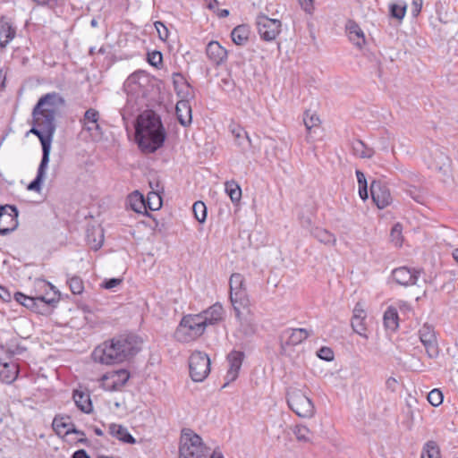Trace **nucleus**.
Masks as SVG:
<instances>
[{
	"label": "nucleus",
	"mask_w": 458,
	"mask_h": 458,
	"mask_svg": "<svg viewBox=\"0 0 458 458\" xmlns=\"http://www.w3.org/2000/svg\"><path fill=\"white\" fill-rule=\"evenodd\" d=\"M353 154L360 158H370L375 151L367 147L362 140H356L352 144Z\"/></svg>",
	"instance_id": "nucleus-34"
},
{
	"label": "nucleus",
	"mask_w": 458,
	"mask_h": 458,
	"mask_svg": "<svg viewBox=\"0 0 458 458\" xmlns=\"http://www.w3.org/2000/svg\"><path fill=\"white\" fill-rule=\"evenodd\" d=\"M173 83L176 94L181 98H188L191 96V86L181 73L173 74Z\"/></svg>",
	"instance_id": "nucleus-29"
},
{
	"label": "nucleus",
	"mask_w": 458,
	"mask_h": 458,
	"mask_svg": "<svg viewBox=\"0 0 458 458\" xmlns=\"http://www.w3.org/2000/svg\"><path fill=\"white\" fill-rule=\"evenodd\" d=\"M225 192L230 197L233 203H238L242 198V190L235 181L226 182Z\"/></svg>",
	"instance_id": "nucleus-36"
},
{
	"label": "nucleus",
	"mask_w": 458,
	"mask_h": 458,
	"mask_svg": "<svg viewBox=\"0 0 458 458\" xmlns=\"http://www.w3.org/2000/svg\"><path fill=\"white\" fill-rule=\"evenodd\" d=\"M419 337L424 345L427 355L430 359L437 358L439 353V348L435 330L432 326L424 324L419 330Z\"/></svg>",
	"instance_id": "nucleus-12"
},
{
	"label": "nucleus",
	"mask_w": 458,
	"mask_h": 458,
	"mask_svg": "<svg viewBox=\"0 0 458 458\" xmlns=\"http://www.w3.org/2000/svg\"><path fill=\"white\" fill-rule=\"evenodd\" d=\"M384 325L387 329L394 331L397 329L398 324V312L394 307H388L384 313Z\"/></svg>",
	"instance_id": "nucleus-33"
},
{
	"label": "nucleus",
	"mask_w": 458,
	"mask_h": 458,
	"mask_svg": "<svg viewBox=\"0 0 458 458\" xmlns=\"http://www.w3.org/2000/svg\"><path fill=\"white\" fill-rule=\"evenodd\" d=\"M192 211L194 213L195 218L199 222H205L207 218V208L204 202L196 201L192 206Z\"/></svg>",
	"instance_id": "nucleus-42"
},
{
	"label": "nucleus",
	"mask_w": 458,
	"mask_h": 458,
	"mask_svg": "<svg viewBox=\"0 0 458 458\" xmlns=\"http://www.w3.org/2000/svg\"><path fill=\"white\" fill-rule=\"evenodd\" d=\"M243 358L244 353L239 351H233L227 355L229 369L225 376V379L227 380V382L224 385V387L226 386V385H228L230 382L234 381L238 377Z\"/></svg>",
	"instance_id": "nucleus-18"
},
{
	"label": "nucleus",
	"mask_w": 458,
	"mask_h": 458,
	"mask_svg": "<svg viewBox=\"0 0 458 458\" xmlns=\"http://www.w3.org/2000/svg\"><path fill=\"white\" fill-rule=\"evenodd\" d=\"M131 208L137 213L146 211V199L138 191L131 193L129 197Z\"/></svg>",
	"instance_id": "nucleus-35"
},
{
	"label": "nucleus",
	"mask_w": 458,
	"mask_h": 458,
	"mask_svg": "<svg viewBox=\"0 0 458 458\" xmlns=\"http://www.w3.org/2000/svg\"><path fill=\"white\" fill-rule=\"evenodd\" d=\"M420 458H441L440 449L436 442L428 441L425 444Z\"/></svg>",
	"instance_id": "nucleus-37"
},
{
	"label": "nucleus",
	"mask_w": 458,
	"mask_h": 458,
	"mask_svg": "<svg viewBox=\"0 0 458 458\" xmlns=\"http://www.w3.org/2000/svg\"><path fill=\"white\" fill-rule=\"evenodd\" d=\"M404 191L416 202L420 204L425 203L426 197L417 187L413 185H407Z\"/></svg>",
	"instance_id": "nucleus-44"
},
{
	"label": "nucleus",
	"mask_w": 458,
	"mask_h": 458,
	"mask_svg": "<svg viewBox=\"0 0 458 458\" xmlns=\"http://www.w3.org/2000/svg\"><path fill=\"white\" fill-rule=\"evenodd\" d=\"M99 112L94 108L88 109L81 122L83 129L89 131L94 140H98L103 135V131L98 123Z\"/></svg>",
	"instance_id": "nucleus-15"
},
{
	"label": "nucleus",
	"mask_w": 458,
	"mask_h": 458,
	"mask_svg": "<svg viewBox=\"0 0 458 458\" xmlns=\"http://www.w3.org/2000/svg\"><path fill=\"white\" fill-rule=\"evenodd\" d=\"M148 79L143 72H136L131 74L124 81L123 88L128 94L138 95L141 92L144 86L143 81Z\"/></svg>",
	"instance_id": "nucleus-21"
},
{
	"label": "nucleus",
	"mask_w": 458,
	"mask_h": 458,
	"mask_svg": "<svg viewBox=\"0 0 458 458\" xmlns=\"http://www.w3.org/2000/svg\"><path fill=\"white\" fill-rule=\"evenodd\" d=\"M70 418L55 417L52 426L54 430L58 436H65V430L71 427L72 423L69 422Z\"/></svg>",
	"instance_id": "nucleus-39"
},
{
	"label": "nucleus",
	"mask_w": 458,
	"mask_h": 458,
	"mask_svg": "<svg viewBox=\"0 0 458 458\" xmlns=\"http://www.w3.org/2000/svg\"><path fill=\"white\" fill-rule=\"evenodd\" d=\"M423 0H412L411 13L414 17L418 16L422 8Z\"/></svg>",
	"instance_id": "nucleus-54"
},
{
	"label": "nucleus",
	"mask_w": 458,
	"mask_h": 458,
	"mask_svg": "<svg viewBox=\"0 0 458 458\" xmlns=\"http://www.w3.org/2000/svg\"><path fill=\"white\" fill-rule=\"evenodd\" d=\"M0 299L4 301H11V294L10 293L4 289V287L0 286Z\"/></svg>",
	"instance_id": "nucleus-59"
},
{
	"label": "nucleus",
	"mask_w": 458,
	"mask_h": 458,
	"mask_svg": "<svg viewBox=\"0 0 458 458\" xmlns=\"http://www.w3.org/2000/svg\"><path fill=\"white\" fill-rule=\"evenodd\" d=\"M123 282L121 278H110L103 282L101 286L105 289H113Z\"/></svg>",
	"instance_id": "nucleus-52"
},
{
	"label": "nucleus",
	"mask_w": 458,
	"mask_h": 458,
	"mask_svg": "<svg viewBox=\"0 0 458 458\" xmlns=\"http://www.w3.org/2000/svg\"><path fill=\"white\" fill-rule=\"evenodd\" d=\"M175 113L178 122L184 127L189 126L192 122L191 106L188 98H182L177 102Z\"/></svg>",
	"instance_id": "nucleus-24"
},
{
	"label": "nucleus",
	"mask_w": 458,
	"mask_h": 458,
	"mask_svg": "<svg viewBox=\"0 0 458 458\" xmlns=\"http://www.w3.org/2000/svg\"><path fill=\"white\" fill-rule=\"evenodd\" d=\"M163 56L161 52L153 51L148 54V62L154 67H158L162 64Z\"/></svg>",
	"instance_id": "nucleus-48"
},
{
	"label": "nucleus",
	"mask_w": 458,
	"mask_h": 458,
	"mask_svg": "<svg viewBox=\"0 0 458 458\" xmlns=\"http://www.w3.org/2000/svg\"><path fill=\"white\" fill-rule=\"evenodd\" d=\"M161 119L154 113L141 114L135 128V138L140 150L146 154L160 148L165 140Z\"/></svg>",
	"instance_id": "nucleus-3"
},
{
	"label": "nucleus",
	"mask_w": 458,
	"mask_h": 458,
	"mask_svg": "<svg viewBox=\"0 0 458 458\" xmlns=\"http://www.w3.org/2000/svg\"><path fill=\"white\" fill-rule=\"evenodd\" d=\"M310 336V332L305 328H287L280 335L281 347L295 346L301 344Z\"/></svg>",
	"instance_id": "nucleus-16"
},
{
	"label": "nucleus",
	"mask_w": 458,
	"mask_h": 458,
	"mask_svg": "<svg viewBox=\"0 0 458 458\" xmlns=\"http://www.w3.org/2000/svg\"><path fill=\"white\" fill-rule=\"evenodd\" d=\"M206 54L216 65L221 64L227 58V51L217 41H211L207 45Z\"/></svg>",
	"instance_id": "nucleus-22"
},
{
	"label": "nucleus",
	"mask_w": 458,
	"mask_h": 458,
	"mask_svg": "<svg viewBox=\"0 0 458 458\" xmlns=\"http://www.w3.org/2000/svg\"><path fill=\"white\" fill-rule=\"evenodd\" d=\"M293 434L300 442H311L312 432L305 425H296L293 428Z\"/></svg>",
	"instance_id": "nucleus-38"
},
{
	"label": "nucleus",
	"mask_w": 458,
	"mask_h": 458,
	"mask_svg": "<svg viewBox=\"0 0 458 458\" xmlns=\"http://www.w3.org/2000/svg\"><path fill=\"white\" fill-rule=\"evenodd\" d=\"M162 207V198L161 196L154 191H151L148 194L146 199V210H158Z\"/></svg>",
	"instance_id": "nucleus-41"
},
{
	"label": "nucleus",
	"mask_w": 458,
	"mask_h": 458,
	"mask_svg": "<svg viewBox=\"0 0 458 458\" xmlns=\"http://www.w3.org/2000/svg\"><path fill=\"white\" fill-rule=\"evenodd\" d=\"M359 194L363 200H366L369 197L368 185L359 186Z\"/></svg>",
	"instance_id": "nucleus-60"
},
{
	"label": "nucleus",
	"mask_w": 458,
	"mask_h": 458,
	"mask_svg": "<svg viewBox=\"0 0 458 458\" xmlns=\"http://www.w3.org/2000/svg\"><path fill=\"white\" fill-rule=\"evenodd\" d=\"M403 226L400 224H395L391 230L392 240L398 243L401 240Z\"/></svg>",
	"instance_id": "nucleus-51"
},
{
	"label": "nucleus",
	"mask_w": 458,
	"mask_h": 458,
	"mask_svg": "<svg viewBox=\"0 0 458 458\" xmlns=\"http://www.w3.org/2000/svg\"><path fill=\"white\" fill-rule=\"evenodd\" d=\"M19 366L13 355L6 351L0 352V380L4 383H13L18 377Z\"/></svg>",
	"instance_id": "nucleus-11"
},
{
	"label": "nucleus",
	"mask_w": 458,
	"mask_h": 458,
	"mask_svg": "<svg viewBox=\"0 0 458 458\" xmlns=\"http://www.w3.org/2000/svg\"><path fill=\"white\" fill-rule=\"evenodd\" d=\"M14 299L20 304L26 306V301L29 299V297L21 293H16L14 294Z\"/></svg>",
	"instance_id": "nucleus-56"
},
{
	"label": "nucleus",
	"mask_w": 458,
	"mask_h": 458,
	"mask_svg": "<svg viewBox=\"0 0 458 458\" xmlns=\"http://www.w3.org/2000/svg\"><path fill=\"white\" fill-rule=\"evenodd\" d=\"M140 349V341L135 335H122L110 344L98 346L92 352L95 361L102 364L120 363L136 354Z\"/></svg>",
	"instance_id": "nucleus-2"
},
{
	"label": "nucleus",
	"mask_w": 458,
	"mask_h": 458,
	"mask_svg": "<svg viewBox=\"0 0 458 458\" xmlns=\"http://www.w3.org/2000/svg\"><path fill=\"white\" fill-rule=\"evenodd\" d=\"M346 30L349 35L350 40L359 48H361L365 44V36L360 26L352 20L346 23Z\"/></svg>",
	"instance_id": "nucleus-26"
},
{
	"label": "nucleus",
	"mask_w": 458,
	"mask_h": 458,
	"mask_svg": "<svg viewBox=\"0 0 458 458\" xmlns=\"http://www.w3.org/2000/svg\"><path fill=\"white\" fill-rule=\"evenodd\" d=\"M428 401L433 406H438L443 402V394L438 389H433L428 394Z\"/></svg>",
	"instance_id": "nucleus-45"
},
{
	"label": "nucleus",
	"mask_w": 458,
	"mask_h": 458,
	"mask_svg": "<svg viewBox=\"0 0 458 458\" xmlns=\"http://www.w3.org/2000/svg\"><path fill=\"white\" fill-rule=\"evenodd\" d=\"M130 373L126 369H119L102 377L103 381H109L106 388L111 391L120 390L129 380Z\"/></svg>",
	"instance_id": "nucleus-20"
},
{
	"label": "nucleus",
	"mask_w": 458,
	"mask_h": 458,
	"mask_svg": "<svg viewBox=\"0 0 458 458\" xmlns=\"http://www.w3.org/2000/svg\"><path fill=\"white\" fill-rule=\"evenodd\" d=\"M420 275V270L409 268L407 267H400L393 270L392 276L394 280L400 285H413Z\"/></svg>",
	"instance_id": "nucleus-17"
},
{
	"label": "nucleus",
	"mask_w": 458,
	"mask_h": 458,
	"mask_svg": "<svg viewBox=\"0 0 458 458\" xmlns=\"http://www.w3.org/2000/svg\"><path fill=\"white\" fill-rule=\"evenodd\" d=\"M365 318H359V315H356V317H352V327L355 333L358 335L367 337L365 332L367 330L366 325H365Z\"/></svg>",
	"instance_id": "nucleus-43"
},
{
	"label": "nucleus",
	"mask_w": 458,
	"mask_h": 458,
	"mask_svg": "<svg viewBox=\"0 0 458 458\" xmlns=\"http://www.w3.org/2000/svg\"><path fill=\"white\" fill-rule=\"evenodd\" d=\"M6 72L3 69L0 70V91L5 88Z\"/></svg>",
	"instance_id": "nucleus-62"
},
{
	"label": "nucleus",
	"mask_w": 458,
	"mask_h": 458,
	"mask_svg": "<svg viewBox=\"0 0 458 458\" xmlns=\"http://www.w3.org/2000/svg\"><path fill=\"white\" fill-rule=\"evenodd\" d=\"M64 98L56 92L42 96L32 110L33 124L30 133L36 135L42 147V157L36 178L30 182V191H39L49 163L53 137L56 129L55 116L64 106Z\"/></svg>",
	"instance_id": "nucleus-1"
},
{
	"label": "nucleus",
	"mask_w": 458,
	"mask_h": 458,
	"mask_svg": "<svg viewBox=\"0 0 458 458\" xmlns=\"http://www.w3.org/2000/svg\"><path fill=\"white\" fill-rule=\"evenodd\" d=\"M406 6L393 4L390 5V14L392 17L402 20L405 14Z\"/></svg>",
	"instance_id": "nucleus-46"
},
{
	"label": "nucleus",
	"mask_w": 458,
	"mask_h": 458,
	"mask_svg": "<svg viewBox=\"0 0 458 458\" xmlns=\"http://www.w3.org/2000/svg\"><path fill=\"white\" fill-rule=\"evenodd\" d=\"M36 288L45 290L46 294L30 296V311L41 315H47L51 312L52 307L58 302L60 293L55 290V286L44 279H36Z\"/></svg>",
	"instance_id": "nucleus-4"
},
{
	"label": "nucleus",
	"mask_w": 458,
	"mask_h": 458,
	"mask_svg": "<svg viewBox=\"0 0 458 458\" xmlns=\"http://www.w3.org/2000/svg\"><path fill=\"white\" fill-rule=\"evenodd\" d=\"M189 368L191 379L202 382L210 372V360L205 352L196 351L190 356Z\"/></svg>",
	"instance_id": "nucleus-8"
},
{
	"label": "nucleus",
	"mask_w": 458,
	"mask_h": 458,
	"mask_svg": "<svg viewBox=\"0 0 458 458\" xmlns=\"http://www.w3.org/2000/svg\"><path fill=\"white\" fill-rule=\"evenodd\" d=\"M73 400L76 406L83 412L89 413L92 411V403L89 394L75 391Z\"/></svg>",
	"instance_id": "nucleus-32"
},
{
	"label": "nucleus",
	"mask_w": 458,
	"mask_h": 458,
	"mask_svg": "<svg viewBox=\"0 0 458 458\" xmlns=\"http://www.w3.org/2000/svg\"><path fill=\"white\" fill-rule=\"evenodd\" d=\"M229 130L233 136L235 145L241 148L242 153L251 148V140L247 131L241 125L232 123L229 125Z\"/></svg>",
	"instance_id": "nucleus-19"
},
{
	"label": "nucleus",
	"mask_w": 458,
	"mask_h": 458,
	"mask_svg": "<svg viewBox=\"0 0 458 458\" xmlns=\"http://www.w3.org/2000/svg\"><path fill=\"white\" fill-rule=\"evenodd\" d=\"M72 458H91L84 449H80L72 454Z\"/></svg>",
	"instance_id": "nucleus-61"
},
{
	"label": "nucleus",
	"mask_w": 458,
	"mask_h": 458,
	"mask_svg": "<svg viewBox=\"0 0 458 458\" xmlns=\"http://www.w3.org/2000/svg\"><path fill=\"white\" fill-rule=\"evenodd\" d=\"M87 237H88V242L91 245L92 249L98 250L102 246L104 239H103V233L101 232L99 233V239L98 241L96 239H93V241L91 242L89 233H88Z\"/></svg>",
	"instance_id": "nucleus-53"
},
{
	"label": "nucleus",
	"mask_w": 458,
	"mask_h": 458,
	"mask_svg": "<svg viewBox=\"0 0 458 458\" xmlns=\"http://www.w3.org/2000/svg\"><path fill=\"white\" fill-rule=\"evenodd\" d=\"M236 318L239 321V327L237 332L244 337H251L257 332V325L251 315L242 316L241 311L235 312Z\"/></svg>",
	"instance_id": "nucleus-23"
},
{
	"label": "nucleus",
	"mask_w": 458,
	"mask_h": 458,
	"mask_svg": "<svg viewBox=\"0 0 458 458\" xmlns=\"http://www.w3.org/2000/svg\"><path fill=\"white\" fill-rule=\"evenodd\" d=\"M356 176H357V181H358L359 186L367 185L366 176L361 171L356 170Z\"/></svg>",
	"instance_id": "nucleus-58"
},
{
	"label": "nucleus",
	"mask_w": 458,
	"mask_h": 458,
	"mask_svg": "<svg viewBox=\"0 0 458 458\" xmlns=\"http://www.w3.org/2000/svg\"><path fill=\"white\" fill-rule=\"evenodd\" d=\"M208 450L199 435L189 428L182 431L180 458H207Z\"/></svg>",
	"instance_id": "nucleus-6"
},
{
	"label": "nucleus",
	"mask_w": 458,
	"mask_h": 458,
	"mask_svg": "<svg viewBox=\"0 0 458 458\" xmlns=\"http://www.w3.org/2000/svg\"><path fill=\"white\" fill-rule=\"evenodd\" d=\"M18 226V212L13 206L0 207V234L13 232Z\"/></svg>",
	"instance_id": "nucleus-13"
},
{
	"label": "nucleus",
	"mask_w": 458,
	"mask_h": 458,
	"mask_svg": "<svg viewBox=\"0 0 458 458\" xmlns=\"http://www.w3.org/2000/svg\"><path fill=\"white\" fill-rule=\"evenodd\" d=\"M356 315H359V318H366L365 311L359 307V304H357L353 310V316L356 317Z\"/></svg>",
	"instance_id": "nucleus-63"
},
{
	"label": "nucleus",
	"mask_w": 458,
	"mask_h": 458,
	"mask_svg": "<svg viewBox=\"0 0 458 458\" xmlns=\"http://www.w3.org/2000/svg\"><path fill=\"white\" fill-rule=\"evenodd\" d=\"M370 194L374 203L380 209L387 207L391 201L392 197L388 187L380 181H373L370 184Z\"/></svg>",
	"instance_id": "nucleus-14"
},
{
	"label": "nucleus",
	"mask_w": 458,
	"mask_h": 458,
	"mask_svg": "<svg viewBox=\"0 0 458 458\" xmlns=\"http://www.w3.org/2000/svg\"><path fill=\"white\" fill-rule=\"evenodd\" d=\"M67 284L73 294H81L84 290L82 279L78 276H67Z\"/></svg>",
	"instance_id": "nucleus-40"
},
{
	"label": "nucleus",
	"mask_w": 458,
	"mask_h": 458,
	"mask_svg": "<svg viewBox=\"0 0 458 458\" xmlns=\"http://www.w3.org/2000/svg\"><path fill=\"white\" fill-rule=\"evenodd\" d=\"M303 123L307 131H310L313 127L318 126L320 121L317 114H313L309 115L306 114L305 117L303 118Z\"/></svg>",
	"instance_id": "nucleus-47"
},
{
	"label": "nucleus",
	"mask_w": 458,
	"mask_h": 458,
	"mask_svg": "<svg viewBox=\"0 0 458 458\" xmlns=\"http://www.w3.org/2000/svg\"><path fill=\"white\" fill-rule=\"evenodd\" d=\"M256 25L260 38L265 41H272L280 33L282 23L278 19H271L259 13L256 18Z\"/></svg>",
	"instance_id": "nucleus-10"
},
{
	"label": "nucleus",
	"mask_w": 458,
	"mask_h": 458,
	"mask_svg": "<svg viewBox=\"0 0 458 458\" xmlns=\"http://www.w3.org/2000/svg\"><path fill=\"white\" fill-rule=\"evenodd\" d=\"M229 284L231 302L234 311L239 313V309L246 308L249 305L242 275L239 273L233 274L230 277Z\"/></svg>",
	"instance_id": "nucleus-9"
},
{
	"label": "nucleus",
	"mask_w": 458,
	"mask_h": 458,
	"mask_svg": "<svg viewBox=\"0 0 458 458\" xmlns=\"http://www.w3.org/2000/svg\"><path fill=\"white\" fill-rule=\"evenodd\" d=\"M109 434L117 438L118 440L126 443L133 445L136 443V439L130 434L128 429L122 426L115 423H112L109 425L108 428Z\"/></svg>",
	"instance_id": "nucleus-28"
},
{
	"label": "nucleus",
	"mask_w": 458,
	"mask_h": 458,
	"mask_svg": "<svg viewBox=\"0 0 458 458\" xmlns=\"http://www.w3.org/2000/svg\"><path fill=\"white\" fill-rule=\"evenodd\" d=\"M318 356L321 360L331 361L334 360V352L331 348L323 346L318 351Z\"/></svg>",
	"instance_id": "nucleus-49"
},
{
	"label": "nucleus",
	"mask_w": 458,
	"mask_h": 458,
	"mask_svg": "<svg viewBox=\"0 0 458 458\" xmlns=\"http://www.w3.org/2000/svg\"><path fill=\"white\" fill-rule=\"evenodd\" d=\"M154 25L158 33L159 38L163 41H165L167 39L168 34H169V31H168V29L166 28V26L161 21H156Z\"/></svg>",
	"instance_id": "nucleus-50"
},
{
	"label": "nucleus",
	"mask_w": 458,
	"mask_h": 458,
	"mask_svg": "<svg viewBox=\"0 0 458 458\" xmlns=\"http://www.w3.org/2000/svg\"><path fill=\"white\" fill-rule=\"evenodd\" d=\"M250 30L246 25H239L231 32V38L234 44L243 46L249 39Z\"/></svg>",
	"instance_id": "nucleus-31"
},
{
	"label": "nucleus",
	"mask_w": 458,
	"mask_h": 458,
	"mask_svg": "<svg viewBox=\"0 0 458 458\" xmlns=\"http://www.w3.org/2000/svg\"><path fill=\"white\" fill-rule=\"evenodd\" d=\"M289 408L300 418L311 419L316 413L312 400L301 389L289 387L286 392Z\"/></svg>",
	"instance_id": "nucleus-5"
},
{
	"label": "nucleus",
	"mask_w": 458,
	"mask_h": 458,
	"mask_svg": "<svg viewBox=\"0 0 458 458\" xmlns=\"http://www.w3.org/2000/svg\"><path fill=\"white\" fill-rule=\"evenodd\" d=\"M206 327L199 314L184 316L175 331L176 338L181 342H191L205 332Z\"/></svg>",
	"instance_id": "nucleus-7"
},
{
	"label": "nucleus",
	"mask_w": 458,
	"mask_h": 458,
	"mask_svg": "<svg viewBox=\"0 0 458 458\" xmlns=\"http://www.w3.org/2000/svg\"><path fill=\"white\" fill-rule=\"evenodd\" d=\"M210 458H224V455L219 450L216 449L213 451Z\"/></svg>",
	"instance_id": "nucleus-64"
},
{
	"label": "nucleus",
	"mask_w": 458,
	"mask_h": 458,
	"mask_svg": "<svg viewBox=\"0 0 458 458\" xmlns=\"http://www.w3.org/2000/svg\"><path fill=\"white\" fill-rule=\"evenodd\" d=\"M301 8L306 12L310 13L314 9V0H299Z\"/></svg>",
	"instance_id": "nucleus-55"
},
{
	"label": "nucleus",
	"mask_w": 458,
	"mask_h": 458,
	"mask_svg": "<svg viewBox=\"0 0 458 458\" xmlns=\"http://www.w3.org/2000/svg\"><path fill=\"white\" fill-rule=\"evenodd\" d=\"M16 35L15 29L5 18L0 19V47H5Z\"/></svg>",
	"instance_id": "nucleus-27"
},
{
	"label": "nucleus",
	"mask_w": 458,
	"mask_h": 458,
	"mask_svg": "<svg viewBox=\"0 0 458 458\" xmlns=\"http://www.w3.org/2000/svg\"><path fill=\"white\" fill-rule=\"evenodd\" d=\"M71 433L79 435L81 437L85 436V433L80 429H77L73 424H72L71 427L65 430L64 435H69Z\"/></svg>",
	"instance_id": "nucleus-57"
},
{
	"label": "nucleus",
	"mask_w": 458,
	"mask_h": 458,
	"mask_svg": "<svg viewBox=\"0 0 458 458\" xmlns=\"http://www.w3.org/2000/svg\"><path fill=\"white\" fill-rule=\"evenodd\" d=\"M199 315L202 317L204 325L207 327L208 325L216 324L223 318L224 309L221 304L215 303Z\"/></svg>",
	"instance_id": "nucleus-25"
},
{
	"label": "nucleus",
	"mask_w": 458,
	"mask_h": 458,
	"mask_svg": "<svg viewBox=\"0 0 458 458\" xmlns=\"http://www.w3.org/2000/svg\"><path fill=\"white\" fill-rule=\"evenodd\" d=\"M311 235L318 242L326 245L334 246L336 243V237L335 234L320 227H315L312 229Z\"/></svg>",
	"instance_id": "nucleus-30"
}]
</instances>
